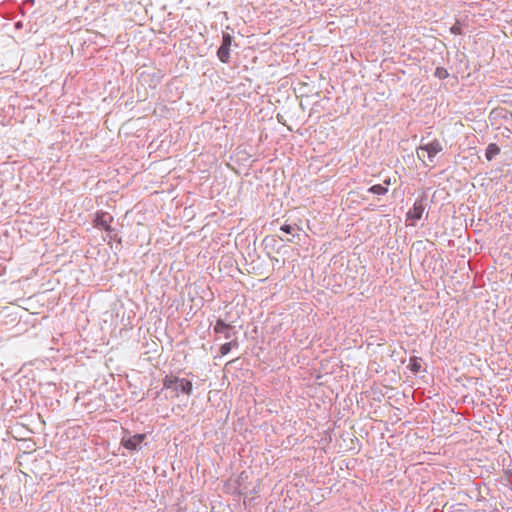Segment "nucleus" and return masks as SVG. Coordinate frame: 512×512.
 <instances>
[{
  "label": "nucleus",
  "mask_w": 512,
  "mask_h": 512,
  "mask_svg": "<svg viewBox=\"0 0 512 512\" xmlns=\"http://www.w3.org/2000/svg\"><path fill=\"white\" fill-rule=\"evenodd\" d=\"M450 31L454 35H461L462 34V26L459 21H457L451 28Z\"/></svg>",
  "instance_id": "ddd939ff"
},
{
  "label": "nucleus",
  "mask_w": 512,
  "mask_h": 512,
  "mask_svg": "<svg viewBox=\"0 0 512 512\" xmlns=\"http://www.w3.org/2000/svg\"><path fill=\"white\" fill-rule=\"evenodd\" d=\"M443 150V146L441 142L438 139H434L433 141L420 145L417 150V157L420 160H424L425 154H427V157L430 162H433L434 157Z\"/></svg>",
  "instance_id": "39448f33"
},
{
  "label": "nucleus",
  "mask_w": 512,
  "mask_h": 512,
  "mask_svg": "<svg viewBox=\"0 0 512 512\" xmlns=\"http://www.w3.org/2000/svg\"><path fill=\"white\" fill-rule=\"evenodd\" d=\"M113 221L114 217L110 213L104 210H98L93 215L92 224L96 229L112 233L115 232V229L111 226Z\"/></svg>",
  "instance_id": "20e7f679"
},
{
  "label": "nucleus",
  "mask_w": 512,
  "mask_h": 512,
  "mask_svg": "<svg viewBox=\"0 0 512 512\" xmlns=\"http://www.w3.org/2000/svg\"><path fill=\"white\" fill-rule=\"evenodd\" d=\"M418 368H419V366H418V365H416V364L413 366V370H414V371H417V370H418Z\"/></svg>",
  "instance_id": "f3484780"
},
{
  "label": "nucleus",
  "mask_w": 512,
  "mask_h": 512,
  "mask_svg": "<svg viewBox=\"0 0 512 512\" xmlns=\"http://www.w3.org/2000/svg\"><path fill=\"white\" fill-rule=\"evenodd\" d=\"M163 385L166 390H171V393L174 392L176 396H179V393L189 395L192 391L191 380L172 375L165 377Z\"/></svg>",
  "instance_id": "f257e3e1"
},
{
  "label": "nucleus",
  "mask_w": 512,
  "mask_h": 512,
  "mask_svg": "<svg viewBox=\"0 0 512 512\" xmlns=\"http://www.w3.org/2000/svg\"><path fill=\"white\" fill-rule=\"evenodd\" d=\"M489 120L492 126H496L499 129L501 126L504 127L508 132H512V112L505 108H496L490 112Z\"/></svg>",
  "instance_id": "7ed1b4c3"
},
{
  "label": "nucleus",
  "mask_w": 512,
  "mask_h": 512,
  "mask_svg": "<svg viewBox=\"0 0 512 512\" xmlns=\"http://www.w3.org/2000/svg\"><path fill=\"white\" fill-rule=\"evenodd\" d=\"M435 76L439 79H445L448 77V72L445 68L443 67H438L436 68L435 70Z\"/></svg>",
  "instance_id": "f8f14e48"
},
{
  "label": "nucleus",
  "mask_w": 512,
  "mask_h": 512,
  "mask_svg": "<svg viewBox=\"0 0 512 512\" xmlns=\"http://www.w3.org/2000/svg\"><path fill=\"white\" fill-rule=\"evenodd\" d=\"M390 183H391L390 178L384 180V186L387 187L388 185H390Z\"/></svg>",
  "instance_id": "dca6fc26"
},
{
  "label": "nucleus",
  "mask_w": 512,
  "mask_h": 512,
  "mask_svg": "<svg viewBox=\"0 0 512 512\" xmlns=\"http://www.w3.org/2000/svg\"><path fill=\"white\" fill-rule=\"evenodd\" d=\"M426 204L425 199L423 197L415 200L413 207L407 212V220L411 221V225H414V222L420 220L422 218L423 212L425 211Z\"/></svg>",
  "instance_id": "0eeeda50"
},
{
  "label": "nucleus",
  "mask_w": 512,
  "mask_h": 512,
  "mask_svg": "<svg viewBox=\"0 0 512 512\" xmlns=\"http://www.w3.org/2000/svg\"><path fill=\"white\" fill-rule=\"evenodd\" d=\"M280 229H281V231H283L287 234H291L294 230V228L291 225H287V224L282 225Z\"/></svg>",
  "instance_id": "4468645a"
},
{
  "label": "nucleus",
  "mask_w": 512,
  "mask_h": 512,
  "mask_svg": "<svg viewBox=\"0 0 512 512\" xmlns=\"http://www.w3.org/2000/svg\"><path fill=\"white\" fill-rule=\"evenodd\" d=\"M146 439V433L132 434L130 431L124 429L120 445L131 452H137L142 449L143 445H146Z\"/></svg>",
  "instance_id": "f03ea898"
},
{
  "label": "nucleus",
  "mask_w": 512,
  "mask_h": 512,
  "mask_svg": "<svg viewBox=\"0 0 512 512\" xmlns=\"http://www.w3.org/2000/svg\"><path fill=\"white\" fill-rule=\"evenodd\" d=\"M368 192L376 195H385L388 192V188L382 184H376L371 186Z\"/></svg>",
  "instance_id": "9b49d317"
},
{
  "label": "nucleus",
  "mask_w": 512,
  "mask_h": 512,
  "mask_svg": "<svg viewBox=\"0 0 512 512\" xmlns=\"http://www.w3.org/2000/svg\"><path fill=\"white\" fill-rule=\"evenodd\" d=\"M232 43V37L230 34L225 33L222 37V44L217 51L219 60L223 63H228L230 59V47Z\"/></svg>",
  "instance_id": "6e6552de"
},
{
  "label": "nucleus",
  "mask_w": 512,
  "mask_h": 512,
  "mask_svg": "<svg viewBox=\"0 0 512 512\" xmlns=\"http://www.w3.org/2000/svg\"><path fill=\"white\" fill-rule=\"evenodd\" d=\"M108 235H109V237H110L111 239H114V240L116 239V236H117V235H116V233H114V232H112V233H108Z\"/></svg>",
  "instance_id": "2eb2a0df"
},
{
  "label": "nucleus",
  "mask_w": 512,
  "mask_h": 512,
  "mask_svg": "<svg viewBox=\"0 0 512 512\" xmlns=\"http://www.w3.org/2000/svg\"><path fill=\"white\" fill-rule=\"evenodd\" d=\"M499 153H500V148L496 144L491 143L488 145V147L486 149L485 156H486V159L488 161H490Z\"/></svg>",
  "instance_id": "9d476101"
},
{
  "label": "nucleus",
  "mask_w": 512,
  "mask_h": 512,
  "mask_svg": "<svg viewBox=\"0 0 512 512\" xmlns=\"http://www.w3.org/2000/svg\"><path fill=\"white\" fill-rule=\"evenodd\" d=\"M214 333L216 335V339H237L235 327L230 324H226L221 319L217 320L216 324L214 325Z\"/></svg>",
  "instance_id": "423d86ee"
},
{
  "label": "nucleus",
  "mask_w": 512,
  "mask_h": 512,
  "mask_svg": "<svg viewBox=\"0 0 512 512\" xmlns=\"http://www.w3.org/2000/svg\"><path fill=\"white\" fill-rule=\"evenodd\" d=\"M238 346H239V343H238L237 339H230L229 342L221 345L220 350H219L220 355L225 356L231 351L232 348H237Z\"/></svg>",
  "instance_id": "1a4fd4ad"
},
{
  "label": "nucleus",
  "mask_w": 512,
  "mask_h": 512,
  "mask_svg": "<svg viewBox=\"0 0 512 512\" xmlns=\"http://www.w3.org/2000/svg\"><path fill=\"white\" fill-rule=\"evenodd\" d=\"M187 296L192 300L190 292L187 293Z\"/></svg>",
  "instance_id": "a211bd4d"
}]
</instances>
